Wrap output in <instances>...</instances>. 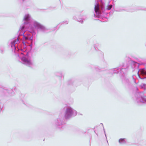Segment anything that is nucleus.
Masks as SVG:
<instances>
[{
	"mask_svg": "<svg viewBox=\"0 0 146 146\" xmlns=\"http://www.w3.org/2000/svg\"><path fill=\"white\" fill-rule=\"evenodd\" d=\"M23 24L20 27L19 31V35H23L22 38V42L24 44L26 43L31 44L29 46L32 47L33 39V36L30 33H28L24 35L26 29H28L30 33H35L38 32V30L44 31H45V27L38 22L33 20L31 15L27 14H26L23 19Z\"/></svg>",
	"mask_w": 146,
	"mask_h": 146,
	"instance_id": "nucleus-1",
	"label": "nucleus"
},
{
	"mask_svg": "<svg viewBox=\"0 0 146 146\" xmlns=\"http://www.w3.org/2000/svg\"><path fill=\"white\" fill-rule=\"evenodd\" d=\"M104 5L105 3L102 0H97L96 2L94 7V17L100 18V21L103 22H106L108 20L106 17L108 13L105 11L110 10L112 7V5L108 4L105 9Z\"/></svg>",
	"mask_w": 146,
	"mask_h": 146,
	"instance_id": "nucleus-2",
	"label": "nucleus"
},
{
	"mask_svg": "<svg viewBox=\"0 0 146 146\" xmlns=\"http://www.w3.org/2000/svg\"><path fill=\"white\" fill-rule=\"evenodd\" d=\"M18 56L21 59L22 62L28 66L32 67L34 65V62L32 59V56L28 54L26 55L21 53V54Z\"/></svg>",
	"mask_w": 146,
	"mask_h": 146,
	"instance_id": "nucleus-3",
	"label": "nucleus"
},
{
	"mask_svg": "<svg viewBox=\"0 0 146 146\" xmlns=\"http://www.w3.org/2000/svg\"><path fill=\"white\" fill-rule=\"evenodd\" d=\"M77 114V111L70 107H67L66 109L65 114V117L67 119Z\"/></svg>",
	"mask_w": 146,
	"mask_h": 146,
	"instance_id": "nucleus-4",
	"label": "nucleus"
},
{
	"mask_svg": "<svg viewBox=\"0 0 146 146\" xmlns=\"http://www.w3.org/2000/svg\"><path fill=\"white\" fill-rule=\"evenodd\" d=\"M19 42L18 38L13 40L11 42V46L13 50H16L17 44Z\"/></svg>",
	"mask_w": 146,
	"mask_h": 146,
	"instance_id": "nucleus-5",
	"label": "nucleus"
},
{
	"mask_svg": "<svg viewBox=\"0 0 146 146\" xmlns=\"http://www.w3.org/2000/svg\"><path fill=\"white\" fill-rule=\"evenodd\" d=\"M139 74H141L142 76H146V70L145 69H140L138 73V75L140 78L143 79L145 78L146 77H145L144 78H141L140 77Z\"/></svg>",
	"mask_w": 146,
	"mask_h": 146,
	"instance_id": "nucleus-6",
	"label": "nucleus"
},
{
	"mask_svg": "<svg viewBox=\"0 0 146 146\" xmlns=\"http://www.w3.org/2000/svg\"><path fill=\"white\" fill-rule=\"evenodd\" d=\"M123 69V68H117L111 69V71L113 73H116L118 72L119 71L121 72Z\"/></svg>",
	"mask_w": 146,
	"mask_h": 146,
	"instance_id": "nucleus-7",
	"label": "nucleus"
},
{
	"mask_svg": "<svg viewBox=\"0 0 146 146\" xmlns=\"http://www.w3.org/2000/svg\"><path fill=\"white\" fill-rule=\"evenodd\" d=\"M119 142L121 144H124L126 143V140L125 138H121L119 140Z\"/></svg>",
	"mask_w": 146,
	"mask_h": 146,
	"instance_id": "nucleus-8",
	"label": "nucleus"
},
{
	"mask_svg": "<svg viewBox=\"0 0 146 146\" xmlns=\"http://www.w3.org/2000/svg\"><path fill=\"white\" fill-rule=\"evenodd\" d=\"M140 102L146 103V97L141 98Z\"/></svg>",
	"mask_w": 146,
	"mask_h": 146,
	"instance_id": "nucleus-9",
	"label": "nucleus"
},
{
	"mask_svg": "<svg viewBox=\"0 0 146 146\" xmlns=\"http://www.w3.org/2000/svg\"><path fill=\"white\" fill-rule=\"evenodd\" d=\"M140 87L141 88L145 90L146 88V84H141L140 86Z\"/></svg>",
	"mask_w": 146,
	"mask_h": 146,
	"instance_id": "nucleus-10",
	"label": "nucleus"
},
{
	"mask_svg": "<svg viewBox=\"0 0 146 146\" xmlns=\"http://www.w3.org/2000/svg\"><path fill=\"white\" fill-rule=\"evenodd\" d=\"M78 21L81 23H82L83 22V21L81 19H80L79 20H78Z\"/></svg>",
	"mask_w": 146,
	"mask_h": 146,
	"instance_id": "nucleus-11",
	"label": "nucleus"
},
{
	"mask_svg": "<svg viewBox=\"0 0 146 146\" xmlns=\"http://www.w3.org/2000/svg\"><path fill=\"white\" fill-rule=\"evenodd\" d=\"M0 90L2 91H3L4 92V90H4L3 89V88H0Z\"/></svg>",
	"mask_w": 146,
	"mask_h": 146,
	"instance_id": "nucleus-12",
	"label": "nucleus"
},
{
	"mask_svg": "<svg viewBox=\"0 0 146 146\" xmlns=\"http://www.w3.org/2000/svg\"><path fill=\"white\" fill-rule=\"evenodd\" d=\"M66 23H65V24H68V22H67V21H66Z\"/></svg>",
	"mask_w": 146,
	"mask_h": 146,
	"instance_id": "nucleus-13",
	"label": "nucleus"
},
{
	"mask_svg": "<svg viewBox=\"0 0 146 146\" xmlns=\"http://www.w3.org/2000/svg\"><path fill=\"white\" fill-rule=\"evenodd\" d=\"M105 136H106V134H105Z\"/></svg>",
	"mask_w": 146,
	"mask_h": 146,
	"instance_id": "nucleus-14",
	"label": "nucleus"
}]
</instances>
